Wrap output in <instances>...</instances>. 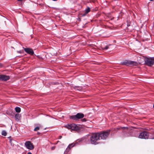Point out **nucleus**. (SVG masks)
Segmentation results:
<instances>
[{
	"instance_id": "obj_27",
	"label": "nucleus",
	"mask_w": 154,
	"mask_h": 154,
	"mask_svg": "<svg viewBox=\"0 0 154 154\" xmlns=\"http://www.w3.org/2000/svg\"><path fill=\"white\" fill-rule=\"evenodd\" d=\"M38 125L39 126H41V125L40 124H38Z\"/></svg>"
},
{
	"instance_id": "obj_11",
	"label": "nucleus",
	"mask_w": 154,
	"mask_h": 154,
	"mask_svg": "<svg viewBox=\"0 0 154 154\" xmlns=\"http://www.w3.org/2000/svg\"><path fill=\"white\" fill-rule=\"evenodd\" d=\"M10 77L9 76L4 75H0V80L2 81H6L9 80Z\"/></svg>"
},
{
	"instance_id": "obj_24",
	"label": "nucleus",
	"mask_w": 154,
	"mask_h": 154,
	"mask_svg": "<svg viewBox=\"0 0 154 154\" xmlns=\"http://www.w3.org/2000/svg\"><path fill=\"white\" fill-rule=\"evenodd\" d=\"M17 52H18V53H21V51H17Z\"/></svg>"
},
{
	"instance_id": "obj_3",
	"label": "nucleus",
	"mask_w": 154,
	"mask_h": 154,
	"mask_svg": "<svg viewBox=\"0 0 154 154\" xmlns=\"http://www.w3.org/2000/svg\"><path fill=\"white\" fill-rule=\"evenodd\" d=\"M110 132V130H108L106 131H101L98 133L99 135V137H100L101 139L104 140L108 138Z\"/></svg>"
},
{
	"instance_id": "obj_30",
	"label": "nucleus",
	"mask_w": 154,
	"mask_h": 154,
	"mask_svg": "<svg viewBox=\"0 0 154 154\" xmlns=\"http://www.w3.org/2000/svg\"><path fill=\"white\" fill-rule=\"evenodd\" d=\"M59 55H60V54L58 53V56H59Z\"/></svg>"
},
{
	"instance_id": "obj_17",
	"label": "nucleus",
	"mask_w": 154,
	"mask_h": 154,
	"mask_svg": "<svg viewBox=\"0 0 154 154\" xmlns=\"http://www.w3.org/2000/svg\"><path fill=\"white\" fill-rule=\"evenodd\" d=\"M2 134L4 136H5L7 135V133L5 131H3L2 133Z\"/></svg>"
},
{
	"instance_id": "obj_2",
	"label": "nucleus",
	"mask_w": 154,
	"mask_h": 154,
	"mask_svg": "<svg viewBox=\"0 0 154 154\" xmlns=\"http://www.w3.org/2000/svg\"><path fill=\"white\" fill-rule=\"evenodd\" d=\"M99 135L98 133H93L91 134L90 138V142L91 144L97 145L99 143L98 142L100 140Z\"/></svg>"
},
{
	"instance_id": "obj_7",
	"label": "nucleus",
	"mask_w": 154,
	"mask_h": 154,
	"mask_svg": "<svg viewBox=\"0 0 154 154\" xmlns=\"http://www.w3.org/2000/svg\"><path fill=\"white\" fill-rule=\"evenodd\" d=\"M121 64L126 66H133L136 65L137 64V63L135 61L125 60V61L122 62Z\"/></svg>"
},
{
	"instance_id": "obj_9",
	"label": "nucleus",
	"mask_w": 154,
	"mask_h": 154,
	"mask_svg": "<svg viewBox=\"0 0 154 154\" xmlns=\"http://www.w3.org/2000/svg\"><path fill=\"white\" fill-rule=\"evenodd\" d=\"M25 145L26 148L32 150L34 148L33 144L30 141H27L25 142Z\"/></svg>"
},
{
	"instance_id": "obj_6",
	"label": "nucleus",
	"mask_w": 154,
	"mask_h": 154,
	"mask_svg": "<svg viewBox=\"0 0 154 154\" xmlns=\"http://www.w3.org/2000/svg\"><path fill=\"white\" fill-rule=\"evenodd\" d=\"M149 136V132L145 131L140 132L138 137L140 139H147Z\"/></svg>"
},
{
	"instance_id": "obj_1",
	"label": "nucleus",
	"mask_w": 154,
	"mask_h": 154,
	"mask_svg": "<svg viewBox=\"0 0 154 154\" xmlns=\"http://www.w3.org/2000/svg\"><path fill=\"white\" fill-rule=\"evenodd\" d=\"M122 129V136L124 137H137V131H134L132 129L128 128L127 127H122L119 128Z\"/></svg>"
},
{
	"instance_id": "obj_14",
	"label": "nucleus",
	"mask_w": 154,
	"mask_h": 154,
	"mask_svg": "<svg viewBox=\"0 0 154 154\" xmlns=\"http://www.w3.org/2000/svg\"><path fill=\"white\" fill-rule=\"evenodd\" d=\"M74 89L76 90L81 91L82 89V86H75L74 87Z\"/></svg>"
},
{
	"instance_id": "obj_22",
	"label": "nucleus",
	"mask_w": 154,
	"mask_h": 154,
	"mask_svg": "<svg viewBox=\"0 0 154 154\" xmlns=\"http://www.w3.org/2000/svg\"><path fill=\"white\" fill-rule=\"evenodd\" d=\"M62 137V136H60L58 137V139H60Z\"/></svg>"
},
{
	"instance_id": "obj_25",
	"label": "nucleus",
	"mask_w": 154,
	"mask_h": 154,
	"mask_svg": "<svg viewBox=\"0 0 154 154\" xmlns=\"http://www.w3.org/2000/svg\"><path fill=\"white\" fill-rule=\"evenodd\" d=\"M37 134H40V132H37Z\"/></svg>"
},
{
	"instance_id": "obj_21",
	"label": "nucleus",
	"mask_w": 154,
	"mask_h": 154,
	"mask_svg": "<svg viewBox=\"0 0 154 154\" xmlns=\"http://www.w3.org/2000/svg\"><path fill=\"white\" fill-rule=\"evenodd\" d=\"M55 146H53L52 147H51V149L52 150H54L55 149Z\"/></svg>"
},
{
	"instance_id": "obj_12",
	"label": "nucleus",
	"mask_w": 154,
	"mask_h": 154,
	"mask_svg": "<svg viewBox=\"0 0 154 154\" xmlns=\"http://www.w3.org/2000/svg\"><path fill=\"white\" fill-rule=\"evenodd\" d=\"M24 50L27 53L32 55L34 54V51L32 49L29 48H24Z\"/></svg>"
},
{
	"instance_id": "obj_18",
	"label": "nucleus",
	"mask_w": 154,
	"mask_h": 154,
	"mask_svg": "<svg viewBox=\"0 0 154 154\" xmlns=\"http://www.w3.org/2000/svg\"><path fill=\"white\" fill-rule=\"evenodd\" d=\"M109 48V47L108 45H106V46L105 47H102V49H103V50H107Z\"/></svg>"
},
{
	"instance_id": "obj_8",
	"label": "nucleus",
	"mask_w": 154,
	"mask_h": 154,
	"mask_svg": "<svg viewBox=\"0 0 154 154\" xmlns=\"http://www.w3.org/2000/svg\"><path fill=\"white\" fill-rule=\"evenodd\" d=\"M84 116L83 114L81 113H79L75 115L71 116L70 119L74 120H77L79 119L83 118Z\"/></svg>"
},
{
	"instance_id": "obj_23",
	"label": "nucleus",
	"mask_w": 154,
	"mask_h": 154,
	"mask_svg": "<svg viewBox=\"0 0 154 154\" xmlns=\"http://www.w3.org/2000/svg\"><path fill=\"white\" fill-rule=\"evenodd\" d=\"M28 154H32L30 152H29L28 153Z\"/></svg>"
},
{
	"instance_id": "obj_13",
	"label": "nucleus",
	"mask_w": 154,
	"mask_h": 154,
	"mask_svg": "<svg viewBox=\"0 0 154 154\" xmlns=\"http://www.w3.org/2000/svg\"><path fill=\"white\" fill-rule=\"evenodd\" d=\"M85 13L81 14L82 17H84L86 14L89 12L90 11V8L89 7H88L85 10Z\"/></svg>"
},
{
	"instance_id": "obj_16",
	"label": "nucleus",
	"mask_w": 154,
	"mask_h": 154,
	"mask_svg": "<svg viewBox=\"0 0 154 154\" xmlns=\"http://www.w3.org/2000/svg\"><path fill=\"white\" fill-rule=\"evenodd\" d=\"M15 110L16 112L19 113L20 112V108L18 107H17L15 108Z\"/></svg>"
},
{
	"instance_id": "obj_20",
	"label": "nucleus",
	"mask_w": 154,
	"mask_h": 154,
	"mask_svg": "<svg viewBox=\"0 0 154 154\" xmlns=\"http://www.w3.org/2000/svg\"><path fill=\"white\" fill-rule=\"evenodd\" d=\"M83 122H86L87 120L85 118H84L81 120Z\"/></svg>"
},
{
	"instance_id": "obj_28",
	"label": "nucleus",
	"mask_w": 154,
	"mask_h": 154,
	"mask_svg": "<svg viewBox=\"0 0 154 154\" xmlns=\"http://www.w3.org/2000/svg\"><path fill=\"white\" fill-rule=\"evenodd\" d=\"M153 107L154 108V104L153 105Z\"/></svg>"
},
{
	"instance_id": "obj_15",
	"label": "nucleus",
	"mask_w": 154,
	"mask_h": 154,
	"mask_svg": "<svg viewBox=\"0 0 154 154\" xmlns=\"http://www.w3.org/2000/svg\"><path fill=\"white\" fill-rule=\"evenodd\" d=\"M20 116L18 114H17L15 115V118L17 120H19L20 119Z\"/></svg>"
},
{
	"instance_id": "obj_26",
	"label": "nucleus",
	"mask_w": 154,
	"mask_h": 154,
	"mask_svg": "<svg viewBox=\"0 0 154 154\" xmlns=\"http://www.w3.org/2000/svg\"><path fill=\"white\" fill-rule=\"evenodd\" d=\"M18 1H22V0H17Z\"/></svg>"
},
{
	"instance_id": "obj_29",
	"label": "nucleus",
	"mask_w": 154,
	"mask_h": 154,
	"mask_svg": "<svg viewBox=\"0 0 154 154\" xmlns=\"http://www.w3.org/2000/svg\"><path fill=\"white\" fill-rule=\"evenodd\" d=\"M79 141H81V140H79Z\"/></svg>"
},
{
	"instance_id": "obj_5",
	"label": "nucleus",
	"mask_w": 154,
	"mask_h": 154,
	"mask_svg": "<svg viewBox=\"0 0 154 154\" xmlns=\"http://www.w3.org/2000/svg\"><path fill=\"white\" fill-rule=\"evenodd\" d=\"M67 128L69 129H71L73 131H75L78 132H79L80 131L81 129L80 127L74 124L68 125Z\"/></svg>"
},
{
	"instance_id": "obj_19",
	"label": "nucleus",
	"mask_w": 154,
	"mask_h": 154,
	"mask_svg": "<svg viewBox=\"0 0 154 154\" xmlns=\"http://www.w3.org/2000/svg\"><path fill=\"white\" fill-rule=\"evenodd\" d=\"M40 129V128H39V127H35V128L34 129V131H37L38 130H39Z\"/></svg>"
},
{
	"instance_id": "obj_4",
	"label": "nucleus",
	"mask_w": 154,
	"mask_h": 154,
	"mask_svg": "<svg viewBox=\"0 0 154 154\" xmlns=\"http://www.w3.org/2000/svg\"><path fill=\"white\" fill-rule=\"evenodd\" d=\"M146 65L149 66H151L154 64V57H146L145 59Z\"/></svg>"
},
{
	"instance_id": "obj_10",
	"label": "nucleus",
	"mask_w": 154,
	"mask_h": 154,
	"mask_svg": "<svg viewBox=\"0 0 154 154\" xmlns=\"http://www.w3.org/2000/svg\"><path fill=\"white\" fill-rule=\"evenodd\" d=\"M76 144H77V143H72L69 144L64 152V153H67L69 151L70 149L75 146L76 145Z\"/></svg>"
}]
</instances>
